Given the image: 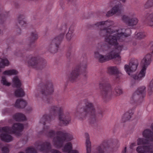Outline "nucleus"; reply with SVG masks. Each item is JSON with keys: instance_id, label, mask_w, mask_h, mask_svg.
Returning <instances> with one entry per match:
<instances>
[{"instance_id": "1", "label": "nucleus", "mask_w": 153, "mask_h": 153, "mask_svg": "<svg viewBox=\"0 0 153 153\" xmlns=\"http://www.w3.org/2000/svg\"><path fill=\"white\" fill-rule=\"evenodd\" d=\"M63 109L61 107L55 105L52 106L50 109V112L53 116L47 115H44L41 120L40 123L45 125V122L49 123L52 119H54V117L56 113H58L59 121L64 125L68 124L71 120V117L68 113H63Z\"/></svg>"}, {"instance_id": "2", "label": "nucleus", "mask_w": 153, "mask_h": 153, "mask_svg": "<svg viewBox=\"0 0 153 153\" xmlns=\"http://www.w3.org/2000/svg\"><path fill=\"white\" fill-rule=\"evenodd\" d=\"M123 29H120L116 30L117 33L112 35L115 32L114 30L111 29L103 30L100 32V35L102 36H105V41L109 44L114 45L115 46L119 45L117 43L118 42H122L124 40L125 38L130 36L129 34H127L123 32Z\"/></svg>"}, {"instance_id": "3", "label": "nucleus", "mask_w": 153, "mask_h": 153, "mask_svg": "<svg viewBox=\"0 0 153 153\" xmlns=\"http://www.w3.org/2000/svg\"><path fill=\"white\" fill-rule=\"evenodd\" d=\"M82 106H79L76 113V115L79 118L82 120L85 119L86 117H89L91 123H94L96 120V115L95 110L92 103L86 100L82 102Z\"/></svg>"}, {"instance_id": "4", "label": "nucleus", "mask_w": 153, "mask_h": 153, "mask_svg": "<svg viewBox=\"0 0 153 153\" xmlns=\"http://www.w3.org/2000/svg\"><path fill=\"white\" fill-rule=\"evenodd\" d=\"M39 87L41 93L45 96L42 98L44 102L46 103L51 102L52 98L47 96L51 94L53 91L52 83L48 81L43 79L39 84Z\"/></svg>"}, {"instance_id": "5", "label": "nucleus", "mask_w": 153, "mask_h": 153, "mask_svg": "<svg viewBox=\"0 0 153 153\" xmlns=\"http://www.w3.org/2000/svg\"><path fill=\"white\" fill-rule=\"evenodd\" d=\"M10 128L9 131L6 132L2 131L3 133L0 135V138L1 140L6 142H9L13 140V138L10 135L8 134V133H14L16 134L18 136H19L21 134L19 132V131H22L24 128L22 124L20 123H16L14 124L12 128Z\"/></svg>"}, {"instance_id": "6", "label": "nucleus", "mask_w": 153, "mask_h": 153, "mask_svg": "<svg viewBox=\"0 0 153 153\" xmlns=\"http://www.w3.org/2000/svg\"><path fill=\"white\" fill-rule=\"evenodd\" d=\"M87 68V61L85 59L84 61L80 63L79 65H77L70 74L68 76L69 80L72 82L75 81L80 73L86 76L88 73Z\"/></svg>"}, {"instance_id": "7", "label": "nucleus", "mask_w": 153, "mask_h": 153, "mask_svg": "<svg viewBox=\"0 0 153 153\" xmlns=\"http://www.w3.org/2000/svg\"><path fill=\"white\" fill-rule=\"evenodd\" d=\"M56 134L59 136L54 137L53 141L54 145L58 148L62 146L64 142L68 141L72 139L71 135L64 131H58Z\"/></svg>"}, {"instance_id": "8", "label": "nucleus", "mask_w": 153, "mask_h": 153, "mask_svg": "<svg viewBox=\"0 0 153 153\" xmlns=\"http://www.w3.org/2000/svg\"><path fill=\"white\" fill-rule=\"evenodd\" d=\"M64 33H62L50 41L47 48L50 52L54 53L57 51L58 48L64 38Z\"/></svg>"}, {"instance_id": "9", "label": "nucleus", "mask_w": 153, "mask_h": 153, "mask_svg": "<svg viewBox=\"0 0 153 153\" xmlns=\"http://www.w3.org/2000/svg\"><path fill=\"white\" fill-rule=\"evenodd\" d=\"M146 87L142 86L139 88L133 94L130 100L132 104H140L143 101V94L145 91Z\"/></svg>"}, {"instance_id": "10", "label": "nucleus", "mask_w": 153, "mask_h": 153, "mask_svg": "<svg viewBox=\"0 0 153 153\" xmlns=\"http://www.w3.org/2000/svg\"><path fill=\"white\" fill-rule=\"evenodd\" d=\"M108 82V79H102L99 84L101 95L105 98L108 97L111 93V88Z\"/></svg>"}, {"instance_id": "11", "label": "nucleus", "mask_w": 153, "mask_h": 153, "mask_svg": "<svg viewBox=\"0 0 153 153\" xmlns=\"http://www.w3.org/2000/svg\"><path fill=\"white\" fill-rule=\"evenodd\" d=\"M29 65L32 66H36L40 69H42L45 67L46 65L45 61L42 59L37 57H32L28 61Z\"/></svg>"}, {"instance_id": "12", "label": "nucleus", "mask_w": 153, "mask_h": 153, "mask_svg": "<svg viewBox=\"0 0 153 153\" xmlns=\"http://www.w3.org/2000/svg\"><path fill=\"white\" fill-rule=\"evenodd\" d=\"M122 45H118L115 47L107 55L109 60L117 58L118 60H120L119 54L123 48Z\"/></svg>"}, {"instance_id": "13", "label": "nucleus", "mask_w": 153, "mask_h": 153, "mask_svg": "<svg viewBox=\"0 0 153 153\" xmlns=\"http://www.w3.org/2000/svg\"><path fill=\"white\" fill-rule=\"evenodd\" d=\"M134 14L129 15V16L124 15L122 17V20L128 26H133L136 25L138 22V19L134 17Z\"/></svg>"}, {"instance_id": "14", "label": "nucleus", "mask_w": 153, "mask_h": 153, "mask_svg": "<svg viewBox=\"0 0 153 153\" xmlns=\"http://www.w3.org/2000/svg\"><path fill=\"white\" fill-rule=\"evenodd\" d=\"M138 64L139 62L137 59H133L130 60L129 65H125V68L126 72L130 75L131 73L136 70Z\"/></svg>"}, {"instance_id": "15", "label": "nucleus", "mask_w": 153, "mask_h": 153, "mask_svg": "<svg viewBox=\"0 0 153 153\" xmlns=\"http://www.w3.org/2000/svg\"><path fill=\"white\" fill-rule=\"evenodd\" d=\"M37 149L41 152L48 153L51 150V146L50 143L48 142H43L39 145Z\"/></svg>"}, {"instance_id": "16", "label": "nucleus", "mask_w": 153, "mask_h": 153, "mask_svg": "<svg viewBox=\"0 0 153 153\" xmlns=\"http://www.w3.org/2000/svg\"><path fill=\"white\" fill-rule=\"evenodd\" d=\"M122 5L120 2H118L116 5H115L109 11H108L106 14L108 16H110L116 13H120L121 11Z\"/></svg>"}, {"instance_id": "17", "label": "nucleus", "mask_w": 153, "mask_h": 153, "mask_svg": "<svg viewBox=\"0 0 153 153\" xmlns=\"http://www.w3.org/2000/svg\"><path fill=\"white\" fill-rule=\"evenodd\" d=\"M113 25V22L110 20H107L105 21H102L95 24V25L97 27L100 26L101 29L100 32L103 30L110 29L109 27Z\"/></svg>"}, {"instance_id": "18", "label": "nucleus", "mask_w": 153, "mask_h": 153, "mask_svg": "<svg viewBox=\"0 0 153 153\" xmlns=\"http://www.w3.org/2000/svg\"><path fill=\"white\" fill-rule=\"evenodd\" d=\"M152 56L151 54H148L141 61V64L142 65V69L144 70H146V67L152 61Z\"/></svg>"}, {"instance_id": "19", "label": "nucleus", "mask_w": 153, "mask_h": 153, "mask_svg": "<svg viewBox=\"0 0 153 153\" xmlns=\"http://www.w3.org/2000/svg\"><path fill=\"white\" fill-rule=\"evenodd\" d=\"M94 53V57L100 62L103 63L109 60L107 55H103L100 54L98 51H95Z\"/></svg>"}, {"instance_id": "20", "label": "nucleus", "mask_w": 153, "mask_h": 153, "mask_svg": "<svg viewBox=\"0 0 153 153\" xmlns=\"http://www.w3.org/2000/svg\"><path fill=\"white\" fill-rule=\"evenodd\" d=\"M152 129L153 131V123L152 125ZM144 137L146 138L150 141L153 142V135L152 131L149 129L145 130L143 133Z\"/></svg>"}, {"instance_id": "21", "label": "nucleus", "mask_w": 153, "mask_h": 153, "mask_svg": "<svg viewBox=\"0 0 153 153\" xmlns=\"http://www.w3.org/2000/svg\"><path fill=\"white\" fill-rule=\"evenodd\" d=\"M24 16L22 15H20L18 17V22L16 23V27L17 28V33L19 34L20 33V28L24 26L26 24V22L24 20Z\"/></svg>"}, {"instance_id": "22", "label": "nucleus", "mask_w": 153, "mask_h": 153, "mask_svg": "<svg viewBox=\"0 0 153 153\" xmlns=\"http://www.w3.org/2000/svg\"><path fill=\"white\" fill-rule=\"evenodd\" d=\"M144 22L150 26H153V12L147 13L145 16Z\"/></svg>"}, {"instance_id": "23", "label": "nucleus", "mask_w": 153, "mask_h": 153, "mask_svg": "<svg viewBox=\"0 0 153 153\" xmlns=\"http://www.w3.org/2000/svg\"><path fill=\"white\" fill-rule=\"evenodd\" d=\"M26 102L22 99H18L15 103V106L17 108H23L26 106Z\"/></svg>"}, {"instance_id": "24", "label": "nucleus", "mask_w": 153, "mask_h": 153, "mask_svg": "<svg viewBox=\"0 0 153 153\" xmlns=\"http://www.w3.org/2000/svg\"><path fill=\"white\" fill-rule=\"evenodd\" d=\"M146 70L142 69L140 72L132 75V78L135 80H140L145 75Z\"/></svg>"}, {"instance_id": "25", "label": "nucleus", "mask_w": 153, "mask_h": 153, "mask_svg": "<svg viewBox=\"0 0 153 153\" xmlns=\"http://www.w3.org/2000/svg\"><path fill=\"white\" fill-rule=\"evenodd\" d=\"M86 138V153H91V145L89 135L87 133L85 134Z\"/></svg>"}, {"instance_id": "26", "label": "nucleus", "mask_w": 153, "mask_h": 153, "mask_svg": "<svg viewBox=\"0 0 153 153\" xmlns=\"http://www.w3.org/2000/svg\"><path fill=\"white\" fill-rule=\"evenodd\" d=\"M107 73L110 75H115L118 73L117 67L115 66H109L107 68Z\"/></svg>"}, {"instance_id": "27", "label": "nucleus", "mask_w": 153, "mask_h": 153, "mask_svg": "<svg viewBox=\"0 0 153 153\" xmlns=\"http://www.w3.org/2000/svg\"><path fill=\"white\" fill-rule=\"evenodd\" d=\"M13 118L16 121L24 120L26 119L25 116L24 114L20 113L15 114Z\"/></svg>"}, {"instance_id": "28", "label": "nucleus", "mask_w": 153, "mask_h": 153, "mask_svg": "<svg viewBox=\"0 0 153 153\" xmlns=\"http://www.w3.org/2000/svg\"><path fill=\"white\" fill-rule=\"evenodd\" d=\"M14 94L17 97H22L25 95V93L23 90L21 88H18L15 90Z\"/></svg>"}, {"instance_id": "29", "label": "nucleus", "mask_w": 153, "mask_h": 153, "mask_svg": "<svg viewBox=\"0 0 153 153\" xmlns=\"http://www.w3.org/2000/svg\"><path fill=\"white\" fill-rule=\"evenodd\" d=\"M14 85L15 87L17 88H20L22 85V84L20 80L17 76L14 77L13 79Z\"/></svg>"}, {"instance_id": "30", "label": "nucleus", "mask_w": 153, "mask_h": 153, "mask_svg": "<svg viewBox=\"0 0 153 153\" xmlns=\"http://www.w3.org/2000/svg\"><path fill=\"white\" fill-rule=\"evenodd\" d=\"M150 141L146 138H139L137 140L138 145H145L148 144Z\"/></svg>"}, {"instance_id": "31", "label": "nucleus", "mask_w": 153, "mask_h": 153, "mask_svg": "<svg viewBox=\"0 0 153 153\" xmlns=\"http://www.w3.org/2000/svg\"><path fill=\"white\" fill-rule=\"evenodd\" d=\"M38 38V35L36 32H32L30 38V41L34 43L36 40Z\"/></svg>"}, {"instance_id": "32", "label": "nucleus", "mask_w": 153, "mask_h": 153, "mask_svg": "<svg viewBox=\"0 0 153 153\" xmlns=\"http://www.w3.org/2000/svg\"><path fill=\"white\" fill-rule=\"evenodd\" d=\"M72 149V145L71 143L68 142L65 145L62 150L65 152H69Z\"/></svg>"}, {"instance_id": "33", "label": "nucleus", "mask_w": 153, "mask_h": 153, "mask_svg": "<svg viewBox=\"0 0 153 153\" xmlns=\"http://www.w3.org/2000/svg\"><path fill=\"white\" fill-rule=\"evenodd\" d=\"M132 114H133L131 113H129L128 112L124 114L122 117V121L125 122L129 120L131 117V115Z\"/></svg>"}, {"instance_id": "34", "label": "nucleus", "mask_w": 153, "mask_h": 153, "mask_svg": "<svg viewBox=\"0 0 153 153\" xmlns=\"http://www.w3.org/2000/svg\"><path fill=\"white\" fill-rule=\"evenodd\" d=\"M18 73V71L15 70H9L5 71L3 72V74L5 75L10 76L11 75H16Z\"/></svg>"}, {"instance_id": "35", "label": "nucleus", "mask_w": 153, "mask_h": 153, "mask_svg": "<svg viewBox=\"0 0 153 153\" xmlns=\"http://www.w3.org/2000/svg\"><path fill=\"white\" fill-rule=\"evenodd\" d=\"M107 45L104 43L99 44L97 47V49L96 51H98L99 52L101 50L104 51L106 50L107 48Z\"/></svg>"}, {"instance_id": "36", "label": "nucleus", "mask_w": 153, "mask_h": 153, "mask_svg": "<svg viewBox=\"0 0 153 153\" xmlns=\"http://www.w3.org/2000/svg\"><path fill=\"white\" fill-rule=\"evenodd\" d=\"M122 93V89L120 87H117L115 88V91L114 94L116 96L120 95Z\"/></svg>"}, {"instance_id": "37", "label": "nucleus", "mask_w": 153, "mask_h": 153, "mask_svg": "<svg viewBox=\"0 0 153 153\" xmlns=\"http://www.w3.org/2000/svg\"><path fill=\"white\" fill-rule=\"evenodd\" d=\"M153 6V2L152 0H148L144 5V7L146 9L149 8Z\"/></svg>"}, {"instance_id": "38", "label": "nucleus", "mask_w": 153, "mask_h": 153, "mask_svg": "<svg viewBox=\"0 0 153 153\" xmlns=\"http://www.w3.org/2000/svg\"><path fill=\"white\" fill-rule=\"evenodd\" d=\"M97 115L98 117L101 118L103 116V111L101 108H98L96 109Z\"/></svg>"}, {"instance_id": "39", "label": "nucleus", "mask_w": 153, "mask_h": 153, "mask_svg": "<svg viewBox=\"0 0 153 153\" xmlns=\"http://www.w3.org/2000/svg\"><path fill=\"white\" fill-rule=\"evenodd\" d=\"M55 134V131L54 130H50L49 131L46 132L47 136L50 137H53Z\"/></svg>"}, {"instance_id": "40", "label": "nucleus", "mask_w": 153, "mask_h": 153, "mask_svg": "<svg viewBox=\"0 0 153 153\" xmlns=\"http://www.w3.org/2000/svg\"><path fill=\"white\" fill-rule=\"evenodd\" d=\"M73 32V30H71L70 29L69 30L68 32L67 33L66 35V37L68 40H70L73 37L72 34Z\"/></svg>"}, {"instance_id": "41", "label": "nucleus", "mask_w": 153, "mask_h": 153, "mask_svg": "<svg viewBox=\"0 0 153 153\" xmlns=\"http://www.w3.org/2000/svg\"><path fill=\"white\" fill-rule=\"evenodd\" d=\"M146 36V35L144 33H138L136 35V38L138 39H141L144 38Z\"/></svg>"}, {"instance_id": "42", "label": "nucleus", "mask_w": 153, "mask_h": 153, "mask_svg": "<svg viewBox=\"0 0 153 153\" xmlns=\"http://www.w3.org/2000/svg\"><path fill=\"white\" fill-rule=\"evenodd\" d=\"M1 83L3 85L6 86H10V83L8 82L6 80V78L4 76H3L2 77V80L1 81Z\"/></svg>"}, {"instance_id": "43", "label": "nucleus", "mask_w": 153, "mask_h": 153, "mask_svg": "<svg viewBox=\"0 0 153 153\" xmlns=\"http://www.w3.org/2000/svg\"><path fill=\"white\" fill-rule=\"evenodd\" d=\"M26 152V153H37L36 150L33 148H28Z\"/></svg>"}, {"instance_id": "44", "label": "nucleus", "mask_w": 153, "mask_h": 153, "mask_svg": "<svg viewBox=\"0 0 153 153\" xmlns=\"http://www.w3.org/2000/svg\"><path fill=\"white\" fill-rule=\"evenodd\" d=\"M148 91L149 92H153V79L150 83L148 88Z\"/></svg>"}, {"instance_id": "45", "label": "nucleus", "mask_w": 153, "mask_h": 153, "mask_svg": "<svg viewBox=\"0 0 153 153\" xmlns=\"http://www.w3.org/2000/svg\"><path fill=\"white\" fill-rule=\"evenodd\" d=\"M6 17L4 14L0 15V24H2L5 20Z\"/></svg>"}, {"instance_id": "46", "label": "nucleus", "mask_w": 153, "mask_h": 153, "mask_svg": "<svg viewBox=\"0 0 153 153\" xmlns=\"http://www.w3.org/2000/svg\"><path fill=\"white\" fill-rule=\"evenodd\" d=\"M33 43L31 42L30 41V43L26 47V49L27 51H29L34 47V46L33 44Z\"/></svg>"}, {"instance_id": "47", "label": "nucleus", "mask_w": 153, "mask_h": 153, "mask_svg": "<svg viewBox=\"0 0 153 153\" xmlns=\"http://www.w3.org/2000/svg\"><path fill=\"white\" fill-rule=\"evenodd\" d=\"M10 128L9 127L6 126L2 128H0V133L2 132V131H4L8 132V130H9Z\"/></svg>"}, {"instance_id": "48", "label": "nucleus", "mask_w": 153, "mask_h": 153, "mask_svg": "<svg viewBox=\"0 0 153 153\" xmlns=\"http://www.w3.org/2000/svg\"><path fill=\"white\" fill-rule=\"evenodd\" d=\"M1 150L3 153H8L9 150L8 148L6 146L1 148Z\"/></svg>"}, {"instance_id": "49", "label": "nucleus", "mask_w": 153, "mask_h": 153, "mask_svg": "<svg viewBox=\"0 0 153 153\" xmlns=\"http://www.w3.org/2000/svg\"><path fill=\"white\" fill-rule=\"evenodd\" d=\"M51 153H61L59 151L54 149H51Z\"/></svg>"}, {"instance_id": "50", "label": "nucleus", "mask_w": 153, "mask_h": 153, "mask_svg": "<svg viewBox=\"0 0 153 153\" xmlns=\"http://www.w3.org/2000/svg\"><path fill=\"white\" fill-rule=\"evenodd\" d=\"M67 153H79L78 151L76 150H71Z\"/></svg>"}, {"instance_id": "51", "label": "nucleus", "mask_w": 153, "mask_h": 153, "mask_svg": "<svg viewBox=\"0 0 153 153\" xmlns=\"http://www.w3.org/2000/svg\"><path fill=\"white\" fill-rule=\"evenodd\" d=\"M150 50L153 51V41L151 42L150 43Z\"/></svg>"}, {"instance_id": "52", "label": "nucleus", "mask_w": 153, "mask_h": 153, "mask_svg": "<svg viewBox=\"0 0 153 153\" xmlns=\"http://www.w3.org/2000/svg\"><path fill=\"white\" fill-rule=\"evenodd\" d=\"M71 55V51H68L67 54L66 56L68 57H70Z\"/></svg>"}, {"instance_id": "53", "label": "nucleus", "mask_w": 153, "mask_h": 153, "mask_svg": "<svg viewBox=\"0 0 153 153\" xmlns=\"http://www.w3.org/2000/svg\"><path fill=\"white\" fill-rule=\"evenodd\" d=\"M126 147H125L124 150L122 151V153H126Z\"/></svg>"}, {"instance_id": "54", "label": "nucleus", "mask_w": 153, "mask_h": 153, "mask_svg": "<svg viewBox=\"0 0 153 153\" xmlns=\"http://www.w3.org/2000/svg\"><path fill=\"white\" fill-rule=\"evenodd\" d=\"M137 42L136 41H134L133 42V43H132V45H134V46H135L136 45H137Z\"/></svg>"}, {"instance_id": "55", "label": "nucleus", "mask_w": 153, "mask_h": 153, "mask_svg": "<svg viewBox=\"0 0 153 153\" xmlns=\"http://www.w3.org/2000/svg\"><path fill=\"white\" fill-rule=\"evenodd\" d=\"M119 0L123 3H125L126 1V0Z\"/></svg>"}, {"instance_id": "56", "label": "nucleus", "mask_w": 153, "mask_h": 153, "mask_svg": "<svg viewBox=\"0 0 153 153\" xmlns=\"http://www.w3.org/2000/svg\"><path fill=\"white\" fill-rule=\"evenodd\" d=\"M48 128H49V127H47L46 128H44V131H46V129H48Z\"/></svg>"}, {"instance_id": "57", "label": "nucleus", "mask_w": 153, "mask_h": 153, "mask_svg": "<svg viewBox=\"0 0 153 153\" xmlns=\"http://www.w3.org/2000/svg\"><path fill=\"white\" fill-rule=\"evenodd\" d=\"M64 27L65 29H66V26H64Z\"/></svg>"}, {"instance_id": "58", "label": "nucleus", "mask_w": 153, "mask_h": 153, "mask_svg": "<svg viewBox=\"0 0 153 153\" xmlns=\"http://www.w3.org/2000/svg\"><path fill=\"white\" fill-rule=\"evenodd\" d=\"M19 153H24L23 152H19Z\"/></svg>"}, {"instance_id": "59", "label": "nucleus", "mask_w": 153, "mask_h": 153, "mask_svg": "<svg viewBox=\"0 0 153 153\" xmlns=\"http://www.w3.org/2000/svg\"><path fill=\"white\" fill-rule=\"evenodd\" d=\"M134 143H132V145H133V146H134Z\"/></svg>"}, {"instance_id": "60", "label": "nucleus", "mask_w": 153, "mask_h": 153, "mask_svg": "<svg viewBox=\"0 0 153 153\" xmlns=\"http://www.w3.org/2000/svg\"><path fill=\"white\" fill-rule=\"evenodd\" d=\"M0 148H1V144H0Z\"/></svg>"}, {"instance_id": "61", "label": "nucleus", "mask_w": 153, "mask_h": 153, "mask_svg": "<svg viewBox=\"0 0 153 153\" xmlns=\"http://www.w3.org/2000/svg\"><path fill=\"white\" fill-rule=\"evenodd\" d=\"M118 77L117 76V78H118Z\"/></svg>"}, {"instance_id": "62", "label": "nucleus", "mask_w": 153, "mask_h": 153, "mask_svg": "<svg viewBox=\"0 0 153 153\" xmlns=\"http://www.w3.org/2000/svg\"><path fill=\"white\" fill-rule=\"evenodd\" d=\"M1 30H0V34H1Z\"/></svg>"}, {"instance_id": "63", "label": "nucleus", "mask_w": 153, "mask_h": 153, "mask_svg": "<svg viewBox=\"0 0 153 153\" xmlns=\"http://www.w3.org/2000/svg\"><path fill=\"white\" fill-rule=\"evenodd\" d=\"M152 1L153 2V0H152Z\"/></svg>"}]
</instances>
